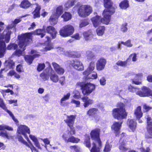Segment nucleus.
Wrapping results in <instances>:
<instances>
[{
    "mask_svg": "<svg viewBox=\"0 0 152 152\" xmlns=\"http://www.w3.org/2000/svg\"><path fill=\"white\" fill-rule=\"evenodd\" d=\"M103 4L105 9L102 13L103 18L98 15L92 17L91 21L94 27H98L101 23L108 25L110 21L111 16L115 12L117 7L112 0H103Z\"/></svg>",
    "mask_w": 152,
    "mask_h": 152,
    "instance_id": "obj_1",
    "label": "nucleus"
},
{
    "mask_svg": "<svg viewBox=\"0 0 152 152\" xmlns=\"http://www.w3.org/2000/svg\"><path fill=\"white\" fill-rule=\"evenodd\" d=\"M76 86L80 87L82 92L84 96L81 98L83 102V105L85 108L88 107L89 105L94 103V100L90 99L87 96L90 94L95 88V85L90 82L85 83L83 82H78L76 83Z\"/></svg>",
    "mask_w": 152,
    "mask_h": 152,
    "instance_id": "obj_2",
    "label": "nucleus"
},
{
    "mask_svg": "<svg viewBox=\"0 0 152 152\" xmlns=\"http://www.w3.org/2000/svg\"><path fill=\"white\" fill-rule=\"evenodd\" d=\"M117 108L113 109L112 110V115L115 119L118 120L126 118L127 113L125 110V104L123 102H119L117 103Z\"/></svg>",
    "mask_w": 152,
    "mask_h": 152,
    "instance_id": "obj_3",
    "label": "nucleus"
},
{
    "mask_svg": "<svg viewBox=\"0 0 152 152\" xmlns=\"http://www.w3.org/2000/svg\"><path fill=\"white\" fill-rule=\"evenodd\" d=\"M11 34V31H8L5 35L3 33L0 35V58L4 56L6 50V45L3 39H5L6 42L8 43L10 39Z\"/></svg>",
    "mask_w": 152,
    "mask_h": 152,
    "instance_id": "obj_4",
    "label": "nucleus"
},
{
    "mask_svg": "<svg viewBox=\"0 0 152 152\" xmlns=\"http://www.w3.org/2000/svg\"><path fill=\"white\" fill-rule=\"evenodd\" d=\"M93 8L89 5H83L80 6L77 10L79 16L80 17L86 18L93 12Z\"/></svg>",
    "mask_w": 152,
    "mask_h": 152,
    "instance_id": "obj_5",
    "label": "nucleus"
},
{
    "mask_svg": "<svg viewBox=\"0 0 152 152\" xmlns=\"http://www.w3.org/2000/svg\"><path fill=\"white\" fill-rule=\"evenodd\" d=\"M32 34L31 32L26 33L21 35L19 38V45L20 48H25L32 41Z\"/></svg>",
    "mask_w": 152,
    "mask_h": 152,
    "instance_id": "obj_6",
    "label": "nucleus"
},
{
    "mask_svg": "<svg viewBox=\"0 0 152 152\" xmlns=\"http://www.w3.org/2000/svg\"><path fill=\"white\" fill-rule=\"evenodd\" d=\"M75 31L74 27L70 24H67L63 26L59 31L60 35L63 37L72 35Z\"/></svg>",
    "mask_w": 152,
    "mask_h": 152,
    "instance_id": "obj_7",
    "label": "nucleus"
},
{
    "mask_svg": "<svg viewBox=\"0 0 152 152\" xmlns=\"http://www.w3.org/2000/svg\"><path fill=\"white\" fill-rule=\"evenodd\" d=\"M76 116L75 115H67L66 119L64 120L65 123L70 128V130L69 132L71 135L75 134L76 133V131L74 125Z\"/></svg>",
    "mask_w": 152,
    "mask_h": 152,
    "instance_id": "obj_8",
    "label": "nucleus"
},
{
    "mask_svg": "<svg viewBox=\"0 0 152 152\" xmlns=\"http://www.w3.org/2000/svg\"><path fill=\"white\" fill-rule=\"evenodd\" d=\"M99 111L97 108L92 107L89 108L86 112V114L89 118H92L97 122L100 120V117L98 115Z\"/></svg>",
    "mask_w": 152,
    "mask_h": 152,
    "instance_id": "obj_9",
    "label": "nucleus"
},
{
    "mask_svg": "<svg viewBox=\"0 0 152 152\" xmlns=\"http://www.w3.org/2000/svg\"><path fill=\"white\" fill-rule=\"evenodd\" d=\"M69 65L77 71H82L84 69L83 65L79 59H75L70 61Z\"/></svg>",
    "mask_w": 152,
    "mask_h": 152,
    "instance_id": "obj_10",
    "label": "nucleus"
},
{
    "mask_svg": "<svg viewBox=\"0 0 152 152\" xmlns=\"http://www.w3.org/2000/svg\"><path fill=\"white\" fill-rule=\"evenodd\" d=\"M101 129L99 128H96L91 130L90 136L92 140L95 142H102L100 138Z\"/></svg>",
    "mask_w": 152,
    "mask_h": 152,
    "instance_id": "obj_11",
    "label": "nucleus"
},
{
    "mask_svg": "<svg viewBox=\"0 0 152 152\" xmlns=\"http://www.w3.org/2000/svg\"><path fill=\"white\" fill-rule=\"evenodd\" d=\"M17 133L18 134H22L23 135L26 139H28L26 134H29L30 131L29 128L27 126L20 125L18 128Z\"/></svg>",
    "mask_w": 152,
    "mask_h": 152,
    "instance_id": "obj_12",
    "label": "nucleus"
},
{
    "mask_svg": "<svg viewBox=\"0 0 152 152\" xmlns=\"http://www.w3.org/2000/svg\"><path fill=\"white\" fill-rule=\"evenodd\" d=\"M122 123V122L115 121L111 126V130L116 136L118 135L120 133V129Z\"/></svg>",
    "mask_w": 152,
    "mask_h": 152,
    "instance_id": "obj_13",
    "label": "nucleus"
},
{
    "mask_svg": "<svg viewBox=\"0 0 152 152\" xmlns=\"http://www.w3.org/2000/svg\"><path fill=\"white\" fill-rule=\"evenodd\" d=\"M143 91H140L138 92V94L141 97H152V90L144 86L142 89Z\"/></svg>",
    "mask_w": 152,
    "mask_h": 152,
    "instance_id": "obj_14",
    "label": "nucleus"
},
{
    "mask_svg": "<svg viewBox=\"0 0 152 152\" xmlns=\"http://www.w3.org/2000/svg\"><path fill=\"white\" fill-rule=\"evenodd\" d=\"M107 63V61L104 57H101L97 60L96 64L97 70L101 71L104 69Z\"/></svg>",
    "mask_w": 152,
    "mask_h": 152,
    "instance_id": "obj_15",
    "label": "nucleus"
},
{
    "mask_svg": "<svg viewBox=\"0 0 152 152\" xmlns=\"http://www.w3.org/2000/svg\"><path fill=\"white\" fill-rule=\"evenodd\" d=\"M62 137L63 140L66 142H70L72 143H77L79 142L80 141V139L78 138L75 137L73 136H71L68 138H67V135L65 133H64L62 135Z\"/></svg>",
    "mask_w": 152,
    "mask_h": 152,
    "instance_id": "obj_16",
    "label": "nucleus"
},
{
    "mask_svg": "<svg viewBox=\"0 0 152 152\" xmlns=\"http://www.w3.org/2000/svg\"><path fill=\"white\" fill-rule=\"evenodd\" d=\"M102 147V142H93L92 146L90 150V152H101Z\"/></svg>",
    "mask_w": 152,
    "mask_h": 152,
    "instance_id": "obj_17",
    "label": "nucleus"
},
{
    "mask_svg": "<svg viewBox=\"0 0 152 152\" xmlns=\"http://www.w3.org/2000/svg\"><path fill=\"white\" fill-rule=\"evenodd\" d=\"M33 5L36 6L34 10L32 12L33 15V18L35 19L40 18V11L41 9V6L38 3L33 4Z\"/></svg>",
    "mask_w": 152,
    "mask_h": 152,
    "instance_id": "obj_18",
    "label": "nucleus"
},
{
    "mask_svg": "<svg viewBox=\"0 0 152 152\" xmlns=\"http://www.w3.org/2000/svg\"><path fill=\"white\" fill-rule=\"evenodd\" d=\"M143 77V74L139 73L136 74L134 79L131 80L132 83L136 85L142 84V78Z\"/></svg>",
    "mask_w": 152,
    "mask_h": 152,
    "instance_id": "obj_19",
    "label": "nucleus"
},
{
    "mask_svg": "<svg viewBox=\"0 0 152 152\" xmlns=\"http://www.w3.org/2000/svg\"><path fill=\"white\" fill-rule=\"evenodd\" d=\"M46 31L48 33L50 34L52 39L56 38L57 32L54 27L50 26H48L46 27Z\"/></svg>",
    "mask_w": 152,
    "mask_h": 152,
    "instance_id": "obj_20",
    "label": "nucleus"
},
{
    "mask_svg": "<svg viewBox=\"0 0 152 152\" xmlns=\"http://www.w3.org/2000/svg\"><path fill=\"white\" fill-rule=\"evenodd\" d=\"M40 56L39 54H35L32 55H26L24 57V58L26 62L30 65L31 64L34 59L36 58H38Z\"/></svg>",
    "mask_w": 152,
    "mask_h": 152,
    "instance_id": "obj_21",
    "label": "nucleus"
},
{
    "mask_svg": "<svg viewBox=\"0 0 152 152\" xmlns=\"http://www.w3.org/2000/svg\"><path fill=\"white\" fill-rule=\"evenodd\" d=\"M33 5V4H31L28 0H23L19 4V6L21 8L27 9Z\"/></svg>",
    "mask_w": 152,
    "mask_h": 152,
    "instance_id": "obj_22",
    "label": "nucleus"
},
{
    "mask_svg": "<svg viewBox=\"0 0 152 152\" xmlns=\"http://www.w3.org/2000/svg\"><path fill=\"white\" fill-rule=\"evenodd\" d=\"M127 124L129 128L134 132L136 129L137 123L133 119H128Z\"/></svg>",
    "mask_w": 152,
    "mask_h": 152,
    "instance_id": "obj_23",
    "label": "nucleus"
},
{
    "mask_svg": "<svg viewBox=\"0 0 152 152\" xmlns=\"http://www.w3.org/2000/svg\"><path fill=\"white\" fill-rule=\"evenodd\" d=\"M134 114L136 118L139 120L143 115L141 108L140 106H138L134 110Z\"/></svg>",
    "mask_w": 152,
    "mask_h": 152,
    "instance_id": "obj_24",
    "label": "nucleus"
},
{
    "mask_svg": "<svg viewBox=\"0 0 152 152\" xmlns=\"http://www.w3.org/2000/svg\"><path fill=\"white\" fill-rule=\"evenodd\" d=\"M83 34L84 39L86 41H90L93 38V34L90 30L84 31Z\"/></svg>",
    "mask_w": 152,
    "mask_h": 152,
    "instance_id": "obj_25",
    "label": "nucleus"
},
{
    "mask_svg": "<svg viewBox=\"0 0 152 152\" xmlns=\"http://www.w3.org/2000/svg\"><path fill=\"white\" fill-rule=\"evenodd\" d=\"M5 129H7V130L8 131H13V128L11 127L10 126H8L4 125V124H1L0 125V131H4L7 133V137H3L6 138L7 139H9V136L8 133L7 132V131L6 130H5Z\"/></svg>",
    "mask_w": 152,
    "mask_h": 152,
    "instance_id": "obj_26",
    "label": "nucleus"
},
{
    "mask_svg": "<svg viewBox=\"0 0 152 152\" xmlns=\"http://www.w3.org/2000/svg\"><path fill=\"white\" fill-rule=\"evenodd\" d=\"M46 38L47 40L44 43L46 46L45 48V50L46 51L49 50L53 48L51 42V38L48 36L46 37Z\"/></svg>",
    "mask_w": 152,
    "mask_h": 152,
    "instance_id": "obj_27",
    "label": "nucleus"
},
{
    "mask_svg": "<svg viewBox=\"0 0 152 152\" xmlns=\"http://www.w3.org/2000/svg\"><path fill=\"white\" fill-rule=\"evenodd\" d=\"M59 18L58 17L53 13L49 19V21L51 25H54L57 23L58 19Z\"/></svg>",
    "mask_w": 152,
    "mask_h": 152,
    "instance_id": "obj_28",
    "label": "nucleus"
},
{
    "mask_svg": "<svg viewBox=\"0 0 152 152\" xmlns=\"http://www.w3.org/2000/svg\"><path fill=\"white\" fill-rule=\"evenodd\" d=\"M61 18L64 21H67L72 19V15L70 12L66 11L61 15Z\"/></svg>",
    "mask_w": 152,
    "mask_h": 152,
    "instance_id": "obj_29",
    "label": "nucleus"
},
{
    "mask_svg": "<svg viewBox=\"0 0 152 152\" xmlns=\"http://www.w3.org/2000/svg\"><path fill=\"white\" fill-rule=\"evenodd\" d=\"M129 58H128L125 61L121 60L118 61L116 63V64L118 66L123 67H126L130 64L129 63Z\"/></svg>",
    "mask_w": 152,
    "mask_h": 152,
    "instance_id": "obj_30",
    "label": "nucleus"
},
{
    "mask_svg": "<svg viewBox=\"0 0 152 152\" xmlns=\"http://www.w3.org/2000/svg\"><path fill=\"white\" fill-rule=\"evenodd\" d=\"M119 7L123 10H126L129 7V1L128 0H123L119 4Z\"/></svg>",
    "mask_w": 152,
    "mask_h": 152,
    "instance_id": "obj_31",
    "label": "nucleus"
},
{
    "mask_svg": "<svg viewBox=\"0 0 152 152\" xmlns=\"http://www.w3.org/2000/svg\"><path fill=\"white\" fill-rule=\"evenodd\" d=\"M83 144L87 148H90L91 146L90 137L88 135H86L84 140Z\"/></svg>",
    "mask_w": 152,
    "mask_h": 152,
    "instance_id": "obj_32",
    "label": "nucleus"
},
{
    "mask_svg": "<svg viewBox=\"0 0 152 152\" xmlns=\"http://www.w3.org/2000/svg\"><path fill=\"white\" fill-rule=\"evenodd\" d=\"M64 12V8L62 5H59L57 7L56 10V12L53 13L56 16L58 17L61 15Z\"/></svg>",
    "mask_w": 152,
    "mask_h": 152,
    "instance_id": "obj_33",
    "label": "nucleus"
},
{
    "mask_svg": "<svg viewBox=\"0 0 152 152\" xmlns=\"http://www.w3.org/2000/svg\"><path fill=\"white\" fill-rule=\"evenodd\" d=\"M45 29H38L36 30L34 32V34L35 35L40 36V37L42 38L44 37L45 34Z\"/></svg>",
    "mask_w": 152,
    "mask_h": 152,
    "instance_id": "obj_34",
    "label": "nucleus"
},
{
    "mask_svg": "<svg viewBox=\"0 0 152 152\" xmlns=\"http://www.w3.org/2000/svg\"><path fill=\"white\" fill-rule=\"evenodd\" d=\"M70 96L69 93H67L66 95H64L63 97L61 99L60 105L62 106H64L67 104L66 103L64 102V101L69 99Z\"/></svg>",
    "mask_w": 152,
    "mask_h": 152,
    "instance_id": "obj_35",
    "label": "nucleus"
},
{
    "mask_svg": "<svg viewBox=\"0 0 152 152\" xmlns=\"http://www.w3.org/2000/svg\"><path fill=\"white\" fill-rule=\"evenodd\" d=\"M105 30V27L104 26H101L96 29V31L98 36H101L104 34Z\"/></svg>",
    "mask_w": 152,
    "mask_h": 152,
    "instance_id": "obj_36",
    "label": "nucleus"
},
{
    "mask_svg": "<svg viewBox=\"0 0 152 152\" xmlns=\"http://www.w3.org/2000/svg\"><path fill=\"white\" fill-rule=\"evenodd\" d=\"M112 148V145L108 142H106L103 151L104 152H110Z\"/></svg>",
    "mask_w": 152,
    "mask_h": 152,
    "instance_id": "obj_37",
    "label": "nucleus"
},
{
    "mask_svg": "<svg viewBox=\"0 0 152 152\" xmlns=\"http://www.w3.org/2000/svg\"><path fill=\"white\" fill-rule=\"evenodd\" d=\"M126 143L124 141L120 143L119 146V150L123 152L127 151L128 148L126 146Z\"/></svg>",
    "mask_w": 152,
    "mask_h": 152,
    "instance_id": "obj_38",
    "label": "nucleus"
},
{
    "mask_svg": "<svg viewBox=\"0 0 152 152\" xmlns=\"http://www.w3.org/2000/svg\"><path fill=\"white\" fill-rule=\"evenodd\" d=\"M75 1V0H68L65 3L64 6L66 8H70L74 5Z\"/></svg>",
    "mask_w": 152,
    "mask_h": 152,
    "instance_id": "obj_39",
    "label": "nucleus"
},
{
    "mask_svg": "<svg viewBox=\"0 0 152 152\" xmlns=\"http://www.w3.org/2000/svg\"><path fill=\"white\" fill-rule=\"evenodd\" d=\"M69 55L71 57L74 58H79L81 56V54L80 53L75 51L71 52Z\"/></svg>",
    "mask_w": 152,
    "mask_h": 152,
    "instance_id": "obj_40",
    "label": "nucleus"
},
{
    "mask_svg": "<svg viewBox=\"0 0 152 152\" xmlns=\"http://www.w3.org/2000/svg\"><path fill=\"white\" fill-rule=\"evenodd\" d=\"M149 135H146L145 138L147 139L152 138V126L146 127Z\"/></svg>",
    "mask_w": 152,
    "mask_h": 152,
    "instance_id": "obj_41",
    "label": "nucleus"
},
{
    "mask_svg": "<svg viewBox=\"0 0 152 152\" xmlns=\"http://www.w3.org/2000/svg\"><path fill=\"white\" fill-rule=\"evenodd\" d=\"M86 54V57L88 60H91L94 58L95 56L91 51H87Z\"/></svg>",
    "mask_w": 152,
    "mask_h": 152,
    "instance_id": "obj_42",
    "label": "nucleus"
},
{
    "mask_svg": "<svg viewBox=\"0 0 152 152\" xmlns=\"http://www.w3.org/2000/svg\"><path fill=\"white\" fill-rule=\"evenodd\" d=\"M18 45L17 44L15 43H10L9 44L7 47H6V49L10 50L12 49L14 50L18 48Z\"/></svg>",
    "mask_w": 152,
    "mask_h": 152,
    "instance_id": "obj_43",
    "label": "nucleus"
},
{
    "mask_svg": "<svg viewBox=\"0 0 152 152\" xmlns=\"http://www.w3.org/2000/svg\"><path fill=\"white\" fill-rule=\"evenodd\" d=\"M7 113H8L10 115L13 121L15 122L16 125L18 126L19 125V121L16 118H15L12 112L9 110L8 111V112Z\"/></svg>",
    "mask_w": 152,
    "mask_h": 152,
    "instance_id": "obj_44",
    "label": "nucleus"
},
{
    "mask_svg": "<svg viewBox=\"0 0 152 152\" xmlns=\"http://www.w3.org/2000/svg\"><path fill=\"white\" fill-rule=\"evenodd\" d=\"M0 107L1 108L7 112H8V111H9L6 106V105L4 102L3 100L1 98H0Z\"/></svg>",
    "mask_w": 152,
    "mask_h": 152,
    "instance_id": "obj_45",
    "label": "nucleus"
},
{
    "mask_svg": "<svg viewBox=\"0 0 152 152\" xmlns=\"http://www.w3.org/2000/svg\"><path fill=\"white\" fill-rule=\"evenodd\" d=\"M7 66L9 69H12L14 68L15 66V63L12 60H9L6 62Z\"/></svg>",
    "mask_w": 152,
    "mask_h": 152,
    "instance_id": "obj_46",
    "label": "nucleus"
},
{
    "mask_svg": "<svg viewBox=\"0 0 152 152\" xmlns=\"http://www.w3.org/2000/svg\"><path fill=\"white\" fill-rule=\"evenodd\" d=\"M40 77L44 81L47 80L49 78V75L47 73L42 72L40 75Z\"/></svg>",
    "mask_w": 152,
    "mask_h": 152,
    "instance_id": "obj_47",
    "label": "nucleus"
},
{
    "mask_svg": "<svg viewBox=\"0 0 152 152\" xmlns=\"http://www.w3.org/2000/svg\"><path fill=\"white\" fill-rule=\"evenodd\" d=\"M152 109V107L149 106L146 104L143 105V113H147Z\"/></svg>",
    "mask_w": 152,
    "mask_h": 152,
    "instance_id": "obj_48",
    "label": "nucleus"
},
{
    "mask_svg": "<svg viewBox=\"0 0 152 152\" xmlns=\"http://www.w3.org/2000/svg\"><path fill=\"white\" fill-rule=\"evenodd\" d=\"M16 139H17L18 141L21 143L26 145L27 144V142L23 139L22 136L18 134L17 135Z\"/></svg>",
    "mask_w": 152,
    "mask_h": 152,
    "instance_id": "obj_49",
    "label": "nucleus"
},
{
    "mask_svg": "<svg viewBox=\"0 0 152 152\" xmlns=\"http://www.w3.org/2000/svg\"><path fill=\"white\" fill-rule=\"evenodd\" d=\"M50 78L52 81L55 83L57 82L58 80V76L56 74L51 75Z\"/></svg>",
    "mask_w": 152,
    "mask_h": 152,
    "instance_id": "obj_50",
    "label": "nucleus"
},
{
    "mask_svg": "<svg viewBox=\"0 0 152 152\" xmlns=\"http://www.w3.org/2000/svg\"><path fill=\"white\" fill-rule=\"evenodd\" d=\"M121 44L124 45L125 46H126L127 47H132L133 45L131 43V40L130 39L127 40L126 42H124L123 41L121 42Z\"/></svg>",
    "mask_w": 152,
    "mask_h": 152,
    "instance_id": "obj_51",
    "label": "nucleus"
},
{
    "mask_svg": "<svg viewBox=\"0 0 152 152\" xmlns=\"http://www.w3.org/2000/svg\"><path fill=\"white\" fill-rule=\"evenodd\" d=\"M128 89L129 91L134 93L136 92L138 89L137 88L134 87L131 85H129L128 86Z\"/></svg>",
    "mask_w": 152,
    "mask_h": 152,
    "instance_id": "obj_52",
    "label": "nucleus"
},
{
    "mask_svg": "<svg viewBox=\"0 0 152 152\" xmlns=\"http://www.w3.org/2000/svg\"><path fill=\"white\" fill-rule=\"evenodd\" d=\"M89 24V22L86 19L83 20L79 24V27L80 28L85 26Z\"/></svg>",
    "mask_w": 152,
    "mask_h": 152,
    "instance_id": "obj_53",
    "label": "nucleus"
},
{
    "mask_svg": "<svg viewBox=\"0 0 152 152\" xmlns=\"http://www.w3.org/2000/svg\"><path fill=\"white\" fill-rule=\"evenodd\" d=\"M70 148L74 150L75 152H80V148L77 145H75L70 146Z\"/></svg>",
    "mask_w": 152,
    "mask_h": 152,
    "instance_id": "obj_54",
    "label": "nucleus"
},
{
    "mask_svg": "<svg viewBox=\"0 0 152 152\" xmlns=\"http://www.w3.org/2000/svg\"><path fill=\"white\" fill-rule=\"evenodd\" d=\"M45 67V65L44 63H39L38 64L37 70L38 72H40Z\"/></svg>",
    "mask_w": 152,
    "mask_h": 152,
    "instance_id": "obj_55",
    "label": "nucleus"
},
{
    "mask_svg": "<svg viewBox=\"0 0 152 152\" xmlns=\"http://www.w3.org/2000/svg\"><path fill=\"white\" fill-rule=\"evenodd\" d=\"M95 68V64L94 62H91L90 63L89 66L87 68L91 72Z\"/></svg>",
    "mask_w": 152,
    "mask_h": 152,
    "instance_id": "obj_56",
    "label": "nucleus"
},
{
    "mask_svg": "<svg viewBox=\"0 0 152 152\" xmlns=\"http://www.w3.org/2000/svg\"><path fill=\"white\" fill-rule=\"evenodd\" d=\"M127 23H126L122 24L121 26V31L123 32H126L128 30V28L127 27Z\"/></svg>",
    "mask_w": 152,
    "mask_h": 152,
    "instance_id": "obj_57",
    "label": "nucleus"
},
{
    "mask_svg": "<svg viewBox=\"0 0 152 152\" xmlns=\"http://www.w3.org/2000/svg\"><path fill=\"white\" fill-rule=\"evenodd\" d=\"M146 127L152 126V119L150 117H148L146 119Z\"/></svg>",
    "mask_w": 152,
    "mask_h": 152,
    "instance_id": "obj_58",
    "label": "nucleus"
},
{
    "mask_svg": "<svg viewBox=\"0 0 152 152\" xmlns=\"http://www.w3.org/2000/svg\"><path fill=\"white\" fill-rule=\"evenodd\" d=\"M55 71L58 74L60 75H62L64 73V70L63 68L60 66Z\"/></svg>",
    "mask_w": 152,
    "mask_h": 152,
    "instance_id": "obj_59",
    "label": "nucleus"
},
{
    "mask_svg": "<svg viewBox=\"0 0 152 152\" xmlns=\"http://www.w3.org/2000/svg\"><path fill=\"white\" fill-rule=\"evenodd\" d=\"M16 70L18 72H24L23 66L20 64H19L16 67Z\"/></svg>",
    "mask_w": 152,
    "mask_h": 152,
    "instance_id": "obj_60",
    "label": "nucleus"
},
{
    "mask_svg": "<svg viewBox=\"0 0 152 152\" xmlns=\"http://www.w3.org/2000/svg\"><path fill=\"white\" fill-rule=\"evenodd\" d=\"M29 143H30V144H28L27 142V144H26L25 145L27 146L29 148L31 149L32 151H36V149L32 145L31 142L30 141H29Z\"/></svg>",
    "mask_w": 152,
    "mask_h": 152,
    "instance_id": "obj_61",
    "label": "nucleus"
},
{
    "mask_svg": "<svg viewBox=\"0 0 152 152\" xmlns=\"http://www.w3.org/2000/svg\"><path fill=\"white\" fill-rule=\"evenodd\" d=\"M71 102L75 104L76 107H79L80 106V102L78 100H76L74 99H72L71 101Z\"/></svg>",
    "mask_w": 152,
    "mask_h": 152,
    "instance_id": "obj_62",
    "label": "nucleus"
},
{
    "mask_svg": "<svg viewBox=\"0 0 152 152\" xmlns=\"http://www.w3.org/2000/svg\"><path fill=\"white\" fill-rule=\"evenodd\" d=\"M22 54V51L19 50H16L13 53V55L15 56H20Z\"/></svg>",
    "mask_w": 152,
    "mask_h": 152,
    "instance_id": "obj_63",
    "label": "nucleus"
},
{
    "mask_svg": "<svg viewBox=\"0 0 152 152\" xmlns=\"http://www.w3.org/2000/svg\"><path fill=\"white\" fill-rule=\"evenodd\" d=\"M132 57V61H136L137 60V55L135 53H133L130 54L129 57V58Z\"/></svg>",
    "mask_w": 152,
    "mask_h": 152,
    "instance_id": "obj_64",
    "label": "nucleus"
}]
</instances>
